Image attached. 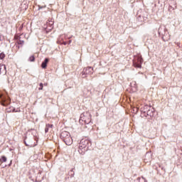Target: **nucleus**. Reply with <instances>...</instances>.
Here are the masks:
<instances>
[{
  "label": "nucleus",
  "instance_id": "f257e3e1",
  "mask_svg": "<svg viewBox=\"0 0 182 182\" xmlns=\"http://www.w3.org/2000/svg\"><path fill=\"white\" fill-rule=\"evenodd\" d=\"M60 139L67 146H71L73 143V139H72V136H70V133L68 131H63L61 132Z\"/></svg>",
  "mask_w": 182,
  "mask_h": 182
},
{
  "label": "nucleus",
  "instance_id": "f03ea898",
  "mask_svg": "<svg viewBox=\"0 0 182 182\" xmlns=\"http://www.w3.org/2000/svg\"><path fill=\"white\" fill-rule=\"evenodd\" d=\"M36 140L35 139V136H26L24 139V143L26 146L28 147H35L36 146Z\"/></svg>",
  "mask_w": 182,
  "mask_h": 182
},
{
  "label": "nucleus",
  "instance_id": "7ed1b4c3",
  "mask_svg": "<svg viewBox=\"0 0 182 182\" xmlns=\"http://www.w3.org/2000/svg\"><path fill=\"white\" fill-rule=\"evenodd\" d=\"M92 144L90 143V141L89 139H81L80 142V147H82V149H87V150H89V146H91Z\"/></svg>",
  "mask_w": 182,
  "mask_h": 182
},
{
  "label": "nucleus",
  "instance_id": "20e7f679",
  "mask_svg": "<svg viewBox=\"0 0 182 182\" xmlns=\"http://www.w3.org/2000/svg\"><path fill=\"white\" fill-rule=\"evenodd\" d=\"M0 100L2 106H8L11 103V100L2 94H0Z\"/></svg>",
  "mask_w": 182,
  "mask_h": 182
},
{
  "label": "nucleus",
  "instance_id": "39448f33",
  "mask_svg": "<svg viewBox=\"0 0 182 182\" xmlns=\"http://www.w3.org/2000/svg\"><path fill=\"white\" fill-rule=\"evenodd\" d=\"M82 73V77H86V75H92L93 73V68L92 67L85 68Z\"/></svg>",
  "mask_w": 182,
  "mask_h": 182
},
{
  "label": "nucleus",
  "instance_id": "423d86ee",
  "mask_svg": "<svg viewBox=\"0 0 182 182\" xmlns=\"http://www.w3.org/2000/svg\"><path fill=\"white\" fill-rule=\"evenodd\" d=\"M141 63H143V58L140 57H136L134 60V66L135 68H141Z\"/></svg>",
  "mask_w": 182,
  "mask_h": 182
},
{
  "label": "nucleus",
  "instance_id": "0eeeda50",
  "mask_svg": "<svg viewBox=\"0 0 182 182\" xmlns=\"http://www.w3.org/2000/svg\"><path fill=\"white\" fill-rule=\"evenodd\" d=\"M0 75H6V66L4 64H0Z\"/></svg>",
  "mask_w": 182,
  "mask_h": 182
},
{
  "label": "nucleus",
  "instance_id": "6e6552de",
  "mask_svg": "<svg viewBox=\"0 0 182 182\" xmlns=\"http://www.w3.org/2000/svg\"><path fill=\"white\" fill-rule=\"evenodd\" d=\"M52 127H53V124H47L45 128V133H48V132H51Z\"/></svg>",
  "mask_w": 182,
  "mask_h": 182
},
{
  "label": "nucleus",
  "instance_id": "1a4fd4ad",
  "mask_svg": "<svg viewBox=\"0 0 182 182\" xmlns=\"http://www.w3.org/2000/svg\"><path fill=\"white\" fill-rule=\"evenodd\" d=\"M49 62V58H45L44 61L41 64V68L43 69H46V67L48 66V63Z\"/></svg>",
  "mask_w": 182,
  "mask_h": 182
},
{
  "label": "nucleus",
  "instance_id": "9d476101",
  "mask_svg": "<svg viewBox=\"0 0 182 182\" xmlns=\"http://www.w3.org/2000/svg\"><path fill=\"white\" fill-rule=\"evenodd\" d=\"M86 151H87V149L82 148V147L79 146L78 153H79L80 154H81L82 156H83V155L85 154V153H86Z\"/></svg>",
  "mask_w": 182,
  "mask_h": 182
},
{
  "label": "nucleus",
  "instance_id": "9b49d317",
  "mask_svg": "<svg viewBox=\"0 0 182 182\" xmlns=\"http://www.w3.org/2000/svg\"><path fill=\"white\" fill-rule=\"evenodd\" d=\"M54 22L55 21L53 19L48 20L47 22L48 26H50V27L53 26Z\"/></svg>",
  "mask_w": 182,
  "mask_h": 182
},
{
  "label": "nucleus",
  "instance_id": "f8f14e48",
  "mask_svg": "<svg viewBox=\"0 0 182 182\" xmlns=\"http://www.w3.org/2000/svg\"><path fill=\"white\" fill-rule=\"evenodd\" d=\"M135 182H146V179L143 177L137 178L136 180H135Z\"/></svg>",
  "mask_w": 182,
  "mask_h": 182
},
{
  "label": "nucleus",
  "instance_id": "ddd939ff",
  "mask_svg": "<svg viewBox=\"0 0 182 182\" xmlns=\"http://www.w3.org/2000/svg\"><path fill=\"white\" fill-rule=\"evenodd\" d=\"M1 163H6V157L5 156H2L0 159Z\"/></svg>",
  "mask_w": 182,
  "mask_h": 182
},
{
  "label": "nucleus",
  "instance_id": "4468645a",
  "mask_svg": "<svg viewBox=\"0 0 182 182\" xmlns=\"http://www.w3.org/2000/svg\"><path fill=\"white\" fill-rule=\"evenodd\" d=\"M29 61H30V62H35V56L31 55V56L29 58Z\"/></svg>",
  "mask_w": 182,
  "mask_h": 182
},
{
  "label": "nucleus",
  "instance_id": "2eb2a0df",
  "mask_svg": "<svg viewBox=\"0 0 182 182\" xmlns=\"http://www.w3.org/2000/svg\"><path fill=\"white\" fill-rule=\"evenodd\" d=\"M38 90H43V83H40V87L38 88Z\"/></svg>",
  "mask_w": 182,
  "mask_h": 182
},
{
  "label": "nucleus",
  "instance_id": "dca6fc26",
  "mask_svg": "<svg viewBox=\"0 0 182 182\" xmlns=\"http://www.w3.org/2000/svg\"><path fill=\"white\" fill-rule=\"evenodd\" d=\"M5 58V53H0V59H4Z\"/></svg>",
  "mask_w": 182,
  "mask_h": 182
},
{
  "label": "nucleus",
  "instance_id": "f3484780",
  "mask_svg": "<svg viewBox=\"0 0 182 182\" xmlns=\"http://www.w3.org/2000/svg\"><path fill=\"white\" fill-rule=\"evenodd\" d=\"M147 114L149 116H153V111H151L150 109L147 112Z\"/></svg>",
  "mask_w": 182,
  "mask_h": 182
},
{
  "label": "nucleus",
  "instance_id": "a211bd4d",
  "mask_svg": "<svg viewBox=\"0 0 182 182\" xmlns=\"http://www.w3.org/2000/svg\"><path fill=\"white\" fill-rule=\"evenodd\" d=\"M133 112H134V113H137V112H139V108L134 107V108L133 109Z\"/></svg>",
  "mask_w": 182,
  "mask_h": 182
},
{
  "label": "nucleus",
  "instance_id": "6ab92c4d",
  "mask_svg": "<svg viewBox=\"0 0 182 182\" xmlns=\"http://www.w3.org/2000/svg\"><path fill=\"white\" fill-rule=\"evenodd\" d=\"M42 8H46V6H38V9H42Z\"/></svg>",
  "mask_w": 182,
  "mask_h": 182
},
{
  "label": "nucleus",
  "instance_id": "aec40b11",
  "mask_svg": "<svg viewBox=\"0 0 182 182\" xmlns=\"http://www.w3.org/2000/svg\"><path fill=\"white\" fill-rule=\"evenodd\" d=\"M18 45H23V41H20L18 42Z\"/></svg>",
  "mask_w": 182,
  "mask_h": 182
},
{
  "label": "nucleus",
  "instance_id": "412c9836",
  "mask_svg": "<svg viewBox=\"0 0 182 182\" xmlns=\"http://www.w3.org/2000/svg\"><path fill=\"white\" fill-rule=\"evenodd\" d=\"M63 45L66 46V45H68V43H67L66 41H64V42L63 43Z\"/></svg>",
  "mask_w": 182,
  "mask_h": 182
},
{
  "label": "nucleus",
  "instance_id": "4be33fe9",
  "mask_svg": "<svg viewBox=\"0 0 182 182\" xmlns=\"http://www.w3.org/2000/svg\"><path fill=\"white\" fill-rule=\"evenodd\" d=\"M72 43V40H70L69 41H68V45H70Z\"/></svg>",
  "mask_w": 182,
  "mask_h": 182
},
{
  "label": "nucleus",
  "instance_id": "5701e85b",
  "mask_svg": "<svg viewBox=\"0 0 182 182\" xmlns=\"http://www.w3.org/2000/svg\"><path fill=\"white\" fill-rule=\"evenodd\" d=\"M44 86H48V83L44 84Z\"/></svg>",
  "mask_w": 182,
  "mask_h": 182
},
{
  "label": "nucleus",
  "instance_id": "b1692460",
  "mask_svg": "<svg viewBox=\"0 0 182 182\" xmlns=\"http://www.w3.org/2000/svg\"><path fill=\"white\" fill-rule=\"evenodd\" d=\"M70 38H72V37H69L68 39H70Z\"/></svg>",
  "mask_w": 182,
  "mask_h": 182
},
{
  "label": "nucleus",
  "instance_id": "393cba45",
  "mask_svg": "<svg viewBox=\"0 0 182 182\" xmlns=\"http://www.w3.org/2000/svg\"><path fill=\"white\" fill-rule=\"evenodd\" d=\"M1 41V37H0V41Z\"/></svg>",
  "mask_w": 182,
  "mask_h": 182
}]
</instances>
